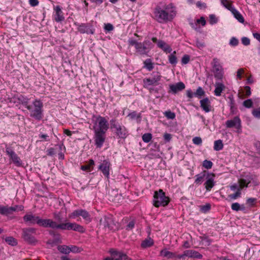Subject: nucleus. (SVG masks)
Masks as SVG:
<instances>
[{
  "label": "nucleus",
  "mask_w": 260,
  "mask_h": 260,
  "mask_svg": "<svg viewBox=\"0 0 260 260\" xmlns=\"http://www.w3.org/2000/svg\"><path fill=\"white\" fill-rule=\"evenodd\" d=\"M175 15V7L172 4L166 5L163 8L157 5L154 10V18L159 23L171 21Z\"/></svg>",
  "instance_id": "1"
},
{
  "label": "nucleus",
  "mask_w": 260,
  "mask_h": 260,
  "mask_svg": "<svg viewBox=\"0 0 260 260\" xmlns=\"http://www.w3.org/2000/svg\"><path fill=\"white\" fill-rule=\"evenodd\" d=\"M53 217L56 221L51 219L40 218L39 225L45 228L61 230V222L63 221L62 217L60 213H54Z\"/></svg>",
  "instance_id": "2"
},
{
  "label": "nucleus",
  "mask_w": 260,
  "mask_h": 260,
  "mask_svg": "<svg viewBox=\"0 0 260 260\" xmlns=\"http://www.w3.org/2000/svg\"><path fill=\"white\" fill-rule=\"evenodd\" d=\"M34 108L31 106H27V109L30 111V116L36 120H40L43 117V103L38 100H35L33 102Z\"/></svg>",
  "instance_id": "3"
},
{
  "label": "nucleus",
  "mask_w": 260,
  "mask_h": 260,
  "mask_svg": "<svg viewBox=\"0 0 260 260\" xmlns=\"http://www.w3.org/2000/svg\"><path fill=\"white\" fill-rule=\"evenodd\" d=\"M111 128L114 129V134L118 139H125L128 136V131L125 126L120 125L116 119L112 118L110 121Z\"/></svg>",
  "instance_id": "4"
},
{
  "label": "nucleus",
  "mask_w": 260,
  "mask_h": 260,
  "mask_svg": "<svg viewBox=\"0 0 260 260\" xmlns=\"http://www.w3.org/2000/svg\"><path fill=\"white\" fill-rule=\"evenodd\" d=\"M153 198V205L155 207H165L170 202V198L166 196L165 192L161 189L154 192Z\"/></svg>",
  "instance_id": "5"
},
{
  "label": "nucleus",
  "mask_w": 260,
  "mask_h": 260,
  "mask_svg": "<svg viewBox=\"0 0 260 260\" xmlns=\"http://www.w3.org/2000/svg\"><path fill=\"white\" fill-rule=\"evenodd\" d=\"M37 229L34 228H27L22 229V238L26 242L30 244H35L37 240L35 236Z\"/></svg>",
  "instance_id": "6"
},
{
  "label": "nucleus",
  "mask_w": 260,
  "mask_h": 260,
  "mask_svg": "<svg viewBox=\"0 0 260 260\" xmlns=\"http://www.w3.org/2000/svg\"><path fill=\"white\" fill-rule=\"evenodd\" d=\"M100 224L108 231H115L119 229V224L114 221L111 216H105L100 220Z\"/></svg>",
  "instance_id": "7"
},
{
  "label": "nucleus",
  "mask_w": 260,
  "mask_h": 260,
  "mask_svg": "<svg viewBox=\"0 0 260 260\" xmlns=\"http://www.w3.org/2000/svg\"><path fill=\"white\" fill-rule=\"evenodd\" d=\"M152 78H146L143 80V87L145 88H148L149 86H157L159 84L158 82L160 80L161 76L159 72L152 74Z\"/></svg>",
  "instance_id": "8"
},
{
  "label": "nucleus",
  "mask_w": 260,
  "mask_h": 260,
  "mask_svg": "<svg viewBox=\"0 0 260 260\" xmlns=\"http://www.w3.org/2000/svg\"><path fill=\"white\" fill-rule=\"evenodd\" d=\"M96 120L98 122V127L93 126L94 131L106 133L109 128V123L106 118L101 116H98Z\"/></svg>",
  "instance_id": "9"
},
{
  "label": "nucleus",
  "mask_w": 260,
  "mask_h": 260,
  "mask_svg": "<svg viewBox=\"0 0 260 260\" xmlns=\"http://www.w3.org/2000/svg\"><path fill=\"white\" fill-rule=\"evenodd\" d=\"M215 78L220 80L223 77L222 68L220 64L219 59L214 58L211 62Z\"/></svg>",
  "instance_id": "10"
},
{
  "label": "nucleus",
  "mask_w": 260,
  "mask_h": 260,
  "mask_svg": "<svg viewBox=\"0 0 260 260\" xmlns=\"http://www.w3.org/2000/svg\"><path fill=\"white\" fill-rule=\"evenodd\" d=\"M61 230H73L80 233H83L84 229L83 227L76 223L69 222H61Z\"/></svg>",
  "instance_id": "11"
},
{
  "label": "nucleus",
  "mask_w": 260,
  "mask_h": 260,
  "mask_svg": "<svg viewBox=\"0 0 260 260\" xmlns=\"http://www.w3.org/2000/svg\"><path fill=\"white\" fill-rule=\"evenodd\" d=\"M152 44L149 40H145L143 43L140 42L136 49L141 55H146L152 48Z\"/></svg>",
  "instance_id": "12"
},
{
  "label": "nucleus",
  "mask_w": 260,
  "mask_h": 260,
  "mask_svg": "<svg viewBox=\"0 0 260 260\" xmlns=\"http://www.w3.org/2000/svg\"><path fill=\"white\" fill-rule=\"evenodd\" d=\"M81 216L87 222H89L91 221V218L90 214L83 209H78L74 210L70 215V217L75 218L76 217Z\"/></svg>",
  "instance_id": "13"
},
{
  "label": "nucleus",
  "mask_w": 260,
  "mask_h": 260,
  "mask_svg": "<svg viewBox=\"0 0 260 260\" xmlns=\"http://www.w3.org/2000/svg\"><path fill=\"white\" fill-rule=\"evenodd\" d=\"M94 142L97 148H101L106 139V133L94 131Z\"/></svg>",
  "instance_id": "14"
},
{
  "label": "nucleus",
  "mask_w": 260,
  "mask_h": 260,
  "mask_svg": "<svg viewBox=\"0 0 260 260\" xmlns=\"http://www.w3.org/2000/svg\"><path fill=\"white\" fill-rule=\"evenodd\" d=\"M78 30L81 34H87L93 35L94 33L95 29L90 23H81L78 25Z\"/></svg>",
  "instance_id": "15"
},
{
  "label": "nucleus",
  "mask_w": 260,
  "mask_h": 260,
  "mask_svg": "<svg viewBox=\"0 0 260 260\" xmlns=\"http://www.w3.org/2000/svg\"><path fill=\"white\" fill-rule=\"evenodd\" d=\"M111 166L110 162L108 160L105 159L103 161L98 168L99 170L102 172L103 174L107 179L109 178V172Z\"/></svg>",
  "instance_id": "16"
},
{
  "label": "nucleus",
  "mask_w": 260,
  "mask_h": 260,
  "mask_svg": "<svg viewBox=\"0 0 260 260\" xmlns=\"http://www.w3.org/2000/svg\"><path fill=\"white\" fill-rule=\"evenodd\" d=\"M6 152L12 160L13 162L17 167L21 166L22 163L19 157L10 147H6Z\"/></svg>",
  "instance_id": "17"
},
{
  "label": "nucleus",
  "mask_w": 260,
  "mask_h": 260,
  "mask_svg": "<svg viewBox=\"0 0 260 260\" xmlns=\"http://www.w3.org/2000/svg\"><path fill=\"white\" fill-rule=\"evenodd\" d=\"M109 252L114 260H132L126 254L113 249H110Z\"/></svg>",
  "instance_id": "18"
},
{
  "label": "nucleus",
  "mask_w": 260,
  "mask_h": 260,
  "mask_svg": "<svg viewBox=\"0 0 260 260\" xmlns=\"http://www.w3.org/2000/svg\"><path fill=\"white\" fill-rule=\"evenodd\" d=\"M225 125L228 128L235 127L237 129H240L241 127V120L239 117L236 116L232 119L227 120Z\"/></svg>",
  "instance_id": "19"
},
{
  "label": "nucleus",
  "mask_w": 260,
  "mask_h": 260,
  "mask_svg": "<svg viewBox=\"0 0 260 260\" xmlns=\"http://www.w3.org/2000/svg\"><path fill=\"white\" fill-rule=\"evenodd\" d=\"M215 175L214 173H209L206 177V181L204 183L205 187L207 191H210L215 185L214 181Z\"/></svg>",
  "instance_id": "20"
},
{
  "label": "nucleus",
  "mask_w": 260,
  "mask_h": 260,
  "mask_svg": "<svg viewBox=\"0 0 260 260\" xmlns=\"http://www.w3.org/2000/svg\"><path fill=\"white\" fill-rule=\"evenodd\" d=\"M23 220L25 222H29L31 224H37L39 225L40 218L32 214H27L25 215L23 217Z\"/></svg>",
  "instance_id": "21"
},
{
  "label": "nucleus",
  "mask_w": 260,
  "mask_h": 260,
  "mask_svg": "<svg viewBox=\"0 0 260 260\" xmlns=\"http://www.w3.org/2000/svg\"><path fill=\"white\" fill-rule=\"evenodd\" d=\"M170 90L169 92H172L174 94H176L179 91H181L185 89V84L182 82H179L175 84H171L169 85Z\"/></svg>",
  "instance_id": "22"
},
{
  "label": "nucleus",
  "mask_w": 260,
  "mask_h": 260,
  "mask_svg": "<svg viewBox=\"0 0 260 260\" xmlns=\"http://www.w3.org/2000/svg\"><path fill=\"white\" fill-rule=\"evenodd\" d=\"M17 206L8 207V206L0 205V214L6 216L11 215L17 211Z\"/></svg>",
  "instance_id": "23"
},
{
  "label": "nucleus",
  "mask_w": 260,
  "mask_h": 260,
  "mask_svg": "<svg viewBox=\"0 0 260 260\" xmlns=\"http://www.w3.org/2000/svg\"><path fill=\"white\" fill-rule=\"evenodd\" d=\"M54 10L55 12L54 15V20L57 22H60L64 20V17L63 16V13L61 10V9L59 6H56L54 7Z\"/></svg>",
  "instance_id": "24"
},
{
  "label": "nucleus",
  "mask_w": 260,
  "mask_h": 260,
  "mask_svg": "<svg viewBox=\"0 0 260 260\" xmlns=\"http://www.w3.org/2000/svg\"><path fill=\"white\" fill-rule=\"evenodd\" d=\"M200 104L201 108L205 112L208 113L211 111V102L208 98L201 100L200 101Z\"/></svg>",
  "instance_id": "25"
},
{
  "label": "nucleus",
  "mask_w": 260,
  "mask_h": 260,
  "mask_svg": "<svg viewBox=\"0 0 260 260\" xmlns=\"http://www.w3.org/2000/svg\"><path fill=\"white\" fill-rule=\"evenodd\" d=\"M184 255H185L186 257L198 259H201L203 257V255L201 254L194 250L184 251Z\"/></svg>",
  "instance_id": "26"
},
{
  "label": "nucleus",
  "mask_w": 260,
  "mask_h": 260,
  "mask_svg": "<svg viewBox=\"0 0 260 260\" xmlns=\"http://www.w3.org/2000/svg\"><path fill=\"white\" fill-rule=\"evenodd\" d=\"M158 47L166 53H171L172 51L171 46L162 40H159L158 42Z\"/></svg>",
  "instance_id": "27"
},
{
  "label": "nucleus",
  "mask_w": 260,
  "mask_h": 260,
  "mask_svg": "<svg viewBox=\"0 0 260 260\" xmlns=\"http://www.w3.org/2000/svg\"><path fill=\"white\" fill-rule=\"evenodd\" d=\"M207 171H203L200 174L197 175L196 176L197 177L196 179L194 181V183L197 184H201L202 182L204 181V178L207 177L208 174H209Z\"/></svg>",
  "instance_id": "28"
},
{
  "label": "nucleus",
  "mask_w": 260,
  "mask_h": 260,
  "mask_svg": "<svg viewBox=\"0 0 260 260\" xmlns=\"http://www.w3.org/2000/svg\"><path fill=\"white\" fill-rule=\"evenodd\" d=\"M224 88L225 86L222 83H216L214 94L216 96L221 95V93Z\"/></svg>",
  "instance_id": "29"
},
{
  "label": "nucleus",
  "mask_w": 260,
  "mask_h": 260,
  "mask_svg": "<svg viewBox=\"0 0 260 260\" xmlns=\"http://www.w3.org/2000/svg\"><path fill=\"white\" fill-rule=\"evenodd\" d=\"M94 161L93 159H89L88 164L86 165H83L81 167V170L85 171L90 172L93 170Z\"/></svg>",
  "instance_id": "30"
},
{
  "label": "nucleus",
  "mask_w": 260,
  "mask_h": 260,
  "mask_svg": "<svg viewBox=\"0 0 260 260\" xmlns=\"http://www.w3.org/2000/svg\"><path fill=\"white\" fill-rule=\"evenodd\" d=\"M160 254L161 256L166 257L168 258H174L176 256V253L172 252L167 251L166 249L161 250Z\"/></svg>",
  "instance_id": "31"
},
{
  "label": "nucleus",
  "mask_w": 260,
  "mask_h": 260,
  "mask_svg": "<svg viewBox=\"0 0 260 260\" xmlns=\"http://www.w3.org/2000/svg\"><path fill=\"white\" fill-rule=\"evenodd\" d=\"M154 244L153 240L151 238L146 239L142 241L141 243V247L144 248L150 247Z\"/></svg>",
  "instance_id": "32"
},
{
  "label": "nucleus",
  "mask_w": 260,
  "mask_h": 260,
  "mask_svg": "<svg viewBox=\"0 0 260 260\" xmlns=\"http://www.w3.org/2000/svg\"><path fill=\"white\" fill-rule=\"evenodd\" d=\"M144 68L147 69L149 71H151L153 70L154 68V66L151 59H146L144 61Z\"/></svg>",
  "instance_id": "33"
},
{
  "label": "nucleus",
  "mask_w": 260,
  "mask_h": 260,
  "mask_svg": "<svg viewBox=\"0 0 260 260\" xmlns=\"http://www.w3.org/2000/svg\"><path fill=\"white\" fill-rule=\"evenodd\" d=\"M234 17L241 23L244 22L242 15L235 8L232 12Z\"/></svg>",
  "instance_id": "34"
},
{
  "label": "nucleus",
  "mask_w": 260,
  "mask_h": 260,
  "mask_svg": "<svg viewBox=\"0 0 260 260\" xmlns=\"http://www.w3.org/2000/svg\"><path fill=\"white\" fill-rule=\"evenodd\" d=\"M58 250L62 253L69 254L71 252L70 247L67 245H59L57 247Z\"/></svg>",
  "instance_id": "35"
},
{
  "label": "nucleus",
  "mask_w": 260,
  "mask_h": 260,
  "mask_svg": "<svg viewBox=\"0 0 260 260\" xmlns=\"http://www.w3.org/2000/svg\"><path fill=\"white\" fill-rule=\"evenodd\" d=\"M176 52L174 51L172 53H171L168 56L169 62L173 65H176V63H177V58L176 56Z\"/></svg>",
  "instance_id": "36"
},
{
  "label": "nucleus",
  "mask_w": 260,
  "mask_h": 260,
  "mask_svg": "<svg viewBox=\"0 0 260 260\" xmlns=\"http://www.w3.org/2000/svg\"><path fill=\"white\" fill-rule=\"evenodd\" d=\"M194 96L201 99L205 95V92L201 87H199L196 91L194 92Z\"/></svg>",
  "instance_id": "37"
},
{
  "label": "nucleus",
  "mask_w": 260,
  "mask_h": 260,
  "mask_svg": "<svg viewBox=\"0 0 260 260\" xmlns=\"http://www.w3.org/2000/svg\"><path fill=\"white\" fill-rule=\"evenodd\" d=\"M223 144L221 140H218L214 142V149L216 151H219L223 149Z\"/></svg>",
  "instance_id": "38"
},
{
  "label": "nucleus",
  "mask_w": 260,
  "mask_h": 260,
  "mask_svg": "<svg viewBox=\"0 0 260 260\" xmlns=\"http://www.w3.org/2000/svg\"><path fill=\"white\" fill-rule=\"evenodd\" d=\"M221 4L231 12L235 9L233 6L232 3L229 0H221Z\"/></svg>",
  "instance_id": "39"
},
{
  "label": "nucleus",
  "mask_w": 260,
  "mask_h": 260,
  "mask_svg": "<svg viewBox=\"0 0 260 260\" xmlns=\"http://www.w3.org/2000/svg\"><path fill=\"white\" fill-rule=\"evenodd\" d=\"M244 90H245V97L242 93L239 92L238 93V97L240 99H243L245 98V97H248L251 95V88L249 86H245L244 88Z\"/></svg>",
  "instance_id": "40"
},
{
  "label": "nucleus",
  "mask_w": 260,
  "mask_h": 260,
  "mask_svg": "<svg viewBox=\"0 0 260 260\" xmlns=\"http://www.w3.org/2000/svg\"><path fill=\"white\" fill-rule=\"evenodd\" d=\"M230 102V107L231 112L233 114L235 113V111L237 110L236 107H235V101L233 97L230 96L229 97Z\"/></svg>",
  "instance_id": "41"
},
{
  "label": "nucleus",
  "mask_w": 260,
  "mask_h": 260,
  "mask_svg": "<svg viewBox=\"0 0 260 260\" xmlns=\"http://www.w3.org/2000/svg\"><path fill=\"white\" fill-rule=\"evenodd\" d=\"M18 101H19L20 103L22 104L23 105L25 106V107L27 108V106H29L30 105H28V100L29 99L22 95H21L18 98Z\"/></svg>",
  "instance_id": "42"
},
{
  "label": "nucleus",
  "mask_w": 260,
  "mask_h": 260,
  "mask_svg": "<svg viewBox=\"0 0 260 260\" xmlns=\"http://www.w3.org/2000/svg\"><path fill=\"white\" fill-rule=\"evenodd\" d=\"M200 238L202 239L203 244L205 246H209L212 242V240L206 235L201 237Z\"/></svg>",
  "instance_id": "43"
},
{
  "label": "nucleus",
  "mask_w": 260,
  "mask_h": 260,
  "mask_svg": "<svg viewBox=\"0 0 260 260\" xmlns=\"http://www.w3.org/2000/svg\"><path fill=\"white\" fill-rule=\"evenodd\" d=\"M5 241L9 245L15 246L17 244V240L12 237H8L5 239Z\"/></svg>",
  "instance_id": "44"
},
{
  "label": "nucleus",
  "mask_w": 260,
  "mask_h": 260,
  "mask_svg": "<svg viewBox=\"0 0 260 260\" xmlns=\"http://www.w3.org/2000/svg\"><path fill=\"white\" fill-rule=\"evenodd\" d=\"M152 136L150 133H145L142 136V140L145 143H149L152 139Z\"/></svg>",
  "instance_id": "45"
},
{
  "label": "nucleus",
  "mask_w": 260,
  "mask_h": 260,
  "mask_svg": "<svg viewBox=\"0 0 260 260\" xmlns=\"http://www.w3.org/2000/svg\"><path fill=\"white\" fill-rule=\"evenodd\" d=\"M231 208L233 210L238 211L239 210H244V207H241L238 203H234L232 204Z\"/></svg>",
  "instance_id": "46"
},
{
  "label": "nucleus",
  "mask_w": 260,
  "mask_h": 260,
  "mask_svg": "<svg viewBox=\"0 0 260 260\" xmlns=\"http://www.w3.org/2000/svg\"><path fill=\"white\" fill-rule=\"evenodd\" d=\"M213 163L210 160H205L203 162V167L207 169H210L212 168Z\"/></svg>",
  "instance_id": "47"
},
{
  "label": "nucleus",
  "mask_w": 260,
  "mask_h": 260,
  "mask_svg": "<svg viewBox=\"0 0 260 260\" xmlns=\"http://www.w3.org/2000/svg\"><path fill=\"white\" fill-rule=\"evenodd\" d=\"M239 183L240 188L238 189H240V190L243 188L244 187H247V185L248 183L247 182V181L244 179H241L239 180Z\"/></svg>",
  "instance_id": "48"
},
{
  "label": "nucleus",
  "mask_w": 260,
  "mask_h": 260,
  "mask_svg": "<svg viewBox=\"0 0 260 260\" xmlns=\"http://www.w3.org/2000/svg\"><path fill=\"white\" fill-rule=\"evenodd\" d=\"M243 105L247 108H251L253 106V102L251 99L246 100L243 102Z\"/></svg>",
  "instance_id": "49"
},
{
  "label": "nucleus",
  "mask_w": 260,
  "mask_h": 260,
  "mask_svg": "<svg viewBox=\"0 0 260 260\" xmlns=\"http://www.w3.org/2000/svg\"><path fill=\"white\" fill-rule=\"evenodd\" d=\"M165 115L169 119H174L175 118V114L170 110L166 111Z\"/></svg>",
  "instance_id": "50"
},
{
  "label": "nucleus",
  "mask_w": 260,
  "mask_h": 260,
  "mask_svg": "<svg viewBox=\"0 0 260 260\" xmlns=\"http://www.w3.org/2000/svg\"><path fill=\"white\" fill-rule=\"evenodd\" d=\"M241 195V190L240 189H238L237 191L233 194H231L229 195V197L231 199H236L237 198L239 197Z\"/></svg>",
  "instance_id": "51"
},
{
  "label": "nucleus",
  "mask_w": 260,
  "mask_h": 260,
  "mask_svg": "<svg viewBox=\"0 0 260 260\" xmlns=\"http://www.w3.org/2000/svg\"><path fill=\"white\" fill-rule=\"evenodd\" d=\"M256 200L255 198H248L246 201V204L250 207L254 206L256 202Z\"/></svg>",
  "instance_id": "52"
},
{
  "label": "nucleus",
  "mask_w": 260,
  "mask_h": 260,
  "mask_svg": "<svg viewBox=\"0 0 260 260\" xmlns=\"http://www.w3.org/2000/svg\"><path fill=\"white\" fill-rule=\"evenodd\" d=\"M252 113L255 117L260 118V107L253 109L252 110Z\"/></svg>",
  "instance_id": "53"
},
{
  "label": "nucleus",
  "mask_w": 260,
  "mask_h": 260,
  "mask_svg": "<svg viewBox=\"0 0 260 260\" xmlns=\"http://www.w3.org/2000/svg\"><path fill=\"white\" fill-rule=\"evenodd\" d=\"M210 209L211 205L210 204H207L201 206V210L204 213L208 212Z\"/></svg>",
  "instance_id": "54"
},
{
  "label": "nucleus",
  "mask_w": 260,
  "mask_h": 260,
  "mask_svg": "<svg viewBox=\"0 0 260 260\" xmlns=\"http://www.w3.org/2000/svg\"><path fill=\"white\" fill-rule=\"evenodd\" d=\"M135 221L134 220H132L129 222L126 226V230L129 231L132 230L135 226Z\"/></svg>",
  "instance_id": "55"
},
{
  "label": "nucleus",
  "mask_w": 260,
  "mask_h": 260,
  "mask_svg": "<svg viewBox=\"0 0 260 260\" xmlns=\"http://www.w3.org/2000/svg\"><path fill=\"white\" fill-rule=\"evenodd\" d=\"M209 22L210 24H213L216 23L217 22V19L215 15L214 14H211L209 15Z\"/></svg>",
  "instance_id": "56"
},
{
  "label": "nucleus",
  "mask_w": 260,
  "mask_h": 260,
  "mask_svg": "<svg viewBox=\"0 0 260 260\" xmlns=\"http://www.w3.org/2000/svg\"><path fill=\"white\" fill-rule=\"evenodd\" d=\"M131 119H134L136 118H141L140 114H137L136 111H133V112L129 113L128 115Z\"/></svg>",
  "instance_id": "57"
},
{
  "label": "nucleus",
  "mask_w": 260,
  "mask_h": 260,
  "mask_svg": "<svg viewBox=\"0 0 260 260\" xmlns=\"http://www.w3.org/2000/svg\"><path fill=\"white\" fill-rule=\"evenodd\" d=\"M190 60V57L188 55H184L181 59V62L182 64H186L189 62Z\"/></svg>",
  "instance_id": "58"
},
{
  "label": "nucleus",
  "mask_w": 260,
  "mask_h": 260,
  "mask_svg": "<svg viewBox=\"0 0 260 260\" xmlns=\"http://www.w3.org/2000/svg\"><path fill=\"white\" fill-rule=\"evenodd\" d=\"M192 142L194 144L199 145H201L202 143V140L201 138L199 137H196L193 138Z\"/></svg>",
  "instance_id": "59"
},
{
  "label": "nucleus",
  "mask_w": 260,
  "mask_h": 260,
  "mask_svg": "<svg viewBox=\"0 0 260 260\" xmlns=\"http://www.w3.org/2000/svg\"><path fill=\"white\" fill-rule=\"evenodd\" d=\"M196 6L200 9H205L207 8L206 4L205 3H202L201 1L197 2L196 3Z\"/></svg>",
  "instance_id": "60"
},
{
  "label": "nucleus",
  "mask_w": 260,
  "mask_h": 260,
  "mask_svg": "<svg viewBox=\"0 0 260 260\" xmlns=\"http://www.w3.org/2000/svg\"><path fill=\"white\" fill-rule=\"evenodd\" d=\"M104 29L107 31H111L114 29V26L111 23L105 24Z\"/></svg>",
  "instance_id": "61"
},
{
  "label": "nucleus",
  "mask_w": 260,
  "mask_h": 260,
  "mask_svg": "<svg viewBox=\"0 0 260 260\" xmlns=\"http://www.w3.org/2000/svg\"><path fill=\"white\" fill-rule=\"evenodd\" d=\"M238 40L236 38L233 37L230 40V44L232 46H235L238 44Z\"/></svg>",
  "instance_id": "62"
},
{
  "label": "nucleus",
  "mask_w": 260,
  "mask_h": 260,
  "mask_svg": "<svg viewBox=\"0 0 260 260\" xmlns=\"http://www.w3.org/2000/svg\"><path fill=\"white\" fill-rule=\"evenodd\" d=\"M242 43L243 45L247 46L250 44V40L247 37H243L242 38Z\"/></svg>",
  "instance_id": "63"
},
{
  "label": "nucleus",
  "mask_w": 260,
  "mask_h": 260,
  "mask_svg": "<svg viewBox=\"0 0 260 260\" xmlns=\"http://www.w3.org/2000/svg\"><path fill=\"white\" fill-rule=\"evenodd\" d=\"M254 145L256 148L257 153L259 155V157L260 158V142H256L255 143Z\"/></svg>",
  "instance_id": "64"
}]
</instances>
